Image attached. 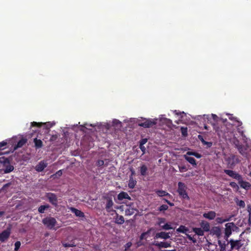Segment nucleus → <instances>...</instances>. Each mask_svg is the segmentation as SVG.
<instances>
[{
    "mask_svg": "<svg viewBox=\"0 0 251 251\" xmlns=\"http://www.w3.org/2000/svg\"><path fill=\"white\" fill-rule=\"evenodd\" d=\"M186 190L187 186L184 183L182 182H179L178 183L177 192H178L179 196L183 199L189 200L190 198L188 195Z\"/></svg>",
    "mask_w": 251,
    "mask_h": 251,
    "instance_id": "nucleus-1",
    "label": "nucleus"
},
{
    "mask_svg": "<svg viewBox=\"0 0 251 251\" xmlns=\"http://www.w3.org/2000/svg\"><path fill=\"white\" fill-rule=\"evenodd\" d=\"M42 223L49 229H52L57 224L56 219L52 217H47L42 219Z\"/></svg>",
    "mask_w": 251,
    "mask_h": 251,
    "instance_id": "nucleus-2",
    "label": "nucleus"
},
{
    "mask_svg": "<svg viewBox=\"0 0 251 251\" xmlns=\"http://www.w3.org/2000/svg\"><path fill=\"white\" fill-rule=\"evenodd\" d=\"M156 122L151 119H145L143 122H139L138 125L145 128H148L156 125Z\"/></svg>",
    "mask_w": 251,
    "mask_h": 251,
    "instance_id": "nucleus-3",
    "label": "nucleus"
},
{
    "mask_svg": "<svg viewBox=\"0 0 251 251\" xmlns=\"http://www.w3.org/2000/svg\"><path fill=\"white\" fill-rule=\"evenodd\" d=\"M218 244L220 247V251H231L229 250L230 248V241L227 240L222 242L221 240H218Z\"/></svg>",
    "mask_w": 251,
    "mask_h": 251,
    "instance_id": "nucleus-4",
    "label": "nucleus"
},
{
    "mask_svg": "<svg viewBox=\"0 0 251 251\" xmlns=\"http://www.w3.org/2000/svg\"><path fill=\"white\" fill-rule=\"evenodd\" d=\"M49 202L53 205L56 206L58 204V200L56 195L52 193H48L46 195Z\"/></svg>",
    "mask_w": 251,
    "mask_h": 251,
    "instance_id": "nucleus-5",
    "label": "nucleus"
},
{
    "mask_svg": "<svg viewBox=\"0 0 251 251\" xmlns=\"http://www.w3.org/2000/svg\"><path fill=\"white\" fill-rule=\"evenodd\" d=\"M11 229L10 228H7L6 229L2 231V232L0 233V241L1 242H5L9 237Z\"/></svg>",
    "mask_w": 251,
    "mask_h": 251,
    "instance_id": "nucleus-6",
    "label": "nucleus"
},
{
    "mask_svg": "<svg viewBox=\"0 0 251 251\" xmlns=\"http://www.w3.org/2000/svg\"><path fill=\"white\" fill-rule=\"evenodd\" d=\"M224 173L230 177L238 180L241 178V175L236 172L230 170H224Z\"/></svg>",
    "mask_w": 251,
    "mask_h": 251,
    "instance_id": "nucleus-7",
    "label": "nucleus"
},
{
    "mask_svg": "<svg viewBox=\"0 0 251 251\" xmlns=\"http://www.w3.org/2000/svg\"><path fill=\"white\" fill-rule=\"evenodd\" d=\"M240 240L234 241L233 240H230V248L229 250H232L233 249L239 250L242 246Z\"/></svg>",
    "mask_w": 251,
    "mask_h": 251,
    "instance_id": "nucleus-8",
    "label": "nucleus"
},
{
    "mask_svg": "<svg viewBox=\"0 0 251 251\" xmlns=\"http://www.w3.org/2000/svg\"><path fill=\"white\" fill-rule=\"evenodd\" d=\"M237 181L241 188L247 190L251 188V184L248 181H244L242 176H241L240 179H238Z\"/></svg>",
    "mask_w": 251,
    "mask_h": 251,
    "instance_id": "nucleus-9",
    "label": "nucleus"
},
{
    "mask_svg": "<svg viewBox=\"0 0 251 251\" xmlns=\"http://www.w3.org/2000/svg\"><path fill=\"white\" fill-rule=\"evenodd\" d=\"M170 238V233L169 232H165L164 231H162V232L156 233V234L155 235V236L154 237V238L155 239L161 238V239L166 240Z\"/></svg>",
    "mask_w": 251,
    "mask_h": 251,
    "instance_id": "nucleus-10",
    "label": "nucleus"
},
{
    "mask_svg": "<svg viewBox=\"0 0 251 251\" xmlns=\"http://www.w3.org/2000/svg\"><path fill=\"white\" fill-rule=\"evenodd\" d=\"M225 226V234L227 238L231 234L232 228L233 227H235V225L234 223L232 222L226 224Z\"/></svg>",
    "mask_w": 251,
    "mask_h": 251,
    "instance_id": "nucleus-11",
    "label": "nucleus"
},
{
    "mask_svg": "<svg viewBox=\"0 0 251 251\" xmlns=\"http://www.w3.org/2000/svg\"><path fill=\"white\" fill-rule=\"evenodd\" d=\"M248 148L249 146L248 145H246V146L242 145L238 149L240 153L246 158H249V153L247 151Z\"/></svg>",
    "mask_w": 251,
    "mask_h": 251,
    "instance_id": "nucleus-12",
    "label": "nucleus"
},
{
    "mask_svg": "<svg viewBox=\"0 0 251 251\" xmlns=\"http://www.w3.org/2000/svg\"><path fill=\"white\" fill-rule=\"evenodd\" d=\"M152 245H154L159 249L160 248H167L169 247H171V243H168L167 242H158V241H154L153 243H152Z\"/></svg>",
    "mask_w": 251,
    "mask_h": 251,
    "instance_id": "nucleus-13",
    "label": "nucleus"
},
{
    "mask_svg": "<svg viewBox=\"0 0 251 251\" xmlns=\"http://www.w3.org/2000/svg\"><path fill=\"white\" fill-rule=\"evenodd\" d=\"M227 161L228 164L230 168H232L233 166L240 162L239 159L235 155L232 156L231 158H228Z\"/></svg>",
    "mask_w": 251,
    "mask_h": 251,
    "instance_id": "nucleus-14",
    "label": "nucleus"
},
{
    "mask_svg": "<svg viewBox=\"0 0 251 251\" xmlns=\"http://www.w3.org/2000/svg\"><path fill=\"white\" fill-rule=\"evenodd\" d=\"M216 216V213L214 211H209L207 213H204L203 214V218L208 219L209 220H214Z\"/></svg>",
    "mask_w": 251,
    "mask_h": 251,
    "instance_id": "nucleus-15",
    "label": "nucleus"
},
{
    "mask_svg": "<svg viewBox=\"0 0 251 251\" xmlns=\"http://www.w3.org/2000/svg\"><path fill=\"white\" fill-rule=\"evenodd\" d=\"M117 199L119 201H122L124 199H127L128 200H131L130 197L128 195L126 192L122 191L120 192L117 196Z\"/></svg>",
    "mask_w": 251,
    "mask_h": 251,
    "instance_id": "nucleus-16",
    "label": "nucleus"
},
{
    "mask_svg": "<svg viewBox=\"0 0 251 251\" xmlns=\"http://www.w3.org/2000/svg\"><path fill=\"white\" fill-rule=\"evenodd\" d=\"M47 166V163H45L43 161L40 162L36 166L35 170L36 171L38 172H41L43 171L45 168Z\"/></svg>",
    "mask_w": 251,
    "mask_h": 251,
    "instance_id": "nucleus-17",
    "label": "nucleus"
},
{
    "mask_svg": "<svg viewBox=\"0 0 251 251\" xmlns=\"http://www.w3.org/2000/svg\"><path fill=\"white\" fill-rule=\"evenodd\" d=\"M114 205V203L111 199L109 198L107 200L106 205H105V209L108 212H110L112 210V207Z\"/></svg>",
    "mask_w": 251,
    "mask_h": 251,
    "instance_id": "nucleus-18",
    "label": "nucleus"
},
{
    "mask_svg": "<svg viewBox=\"0 0 251 251\" xmlns=\"http://www.w3.org/2000/svg\"><path fill=\"white\" fill-rule=\"evenodd\" d=\"M200 226L204 231L207 232L209 231L210 225L207 222L202 221L200 223Z\"/></svg>",
    "mask_w": 251,
    "mask_h": 251,
    "instance_id": "nucleus-19",
    "label": "nucleus"
},
{
    "mask_svg": "<svg viewBox=\"0 0 251 251\" xmlns=\"http://www.w3.org/2000/svg\"><path fill=\"white\" fill-rule=\"evenodd\" d=\"M115 222L118 225H122L125 222V219L123 216L119 215L118 213H116L115 217Z\"/></svg>",
    "mask_w": 251,
    "mask_h": 251,
    "instance_id": "nucleus-20",
    "label": "nucleus"
},
{
    "mask_svg": "<svg viewBox=\"0 0 251 251\" xmlns=\"http://www.w3.org/2000/svg\"><path fill=\"white\" fill-rule=\"evenodd\" d=\"M70 209L71 211H72V212L74 213L76 216L79 217H84V213L82 212V211H81L80 210H78V209H76L75 208L72 207H71Z\"/></svg>",
    "mask_w": 251,
    "mask_h": 251,
    "instance_id": "nucleus-21",
    "label": "nucleus"
},
{
    "mask_svg": "<svg viewBox=\"0 0 251 251\" xmlns=\"http://www.w3.org/2000/svg\"><path fill=\"white\" fill-rule=\"evenodd\" d=\"M27 139L26 138H22L20 140L17 144L15 146L14 149V150H17L18 148L22 147L27 142Z\"/></svg>",
    "mask_w": 251,
    "mask_h": 251,
    "instance_id": "nucleus-22",
    "label": "nucleus"
},
{
    "mask_svg": "<svg viewBox=\"0 0 251 251\" xmlns=\"http://www.w3.org/2000/svg\"><path fill=\"white\" fill-rule=\"evenodd\" d=\"M11 185L12 183L11 182L4 184L1 188V191L5 193L10 192L11 189L13 188V187L10 188Z\"/></svg>",
    "mask_w": 251,
    "mask_h": 251,
    "instance_id": "nucleus-23",
    "label": "nucleus"
},
{
    "mask_svg": "<svg viewBox=\"0 0 251 251\" xmlns=\"http://www.w3.org/2000/svg\"><path fill=\"white\" fill-rule=\"evenodd\" d=\"M184 158L189 163H190L191 165H192L193 166L195 167L197 166L196 160L194 158L187 156V155H184Z\"/></svg>",
    "mask_w": 251,
    "mask_h": 251,
    "instance_id": "nucleus-24",
    "label": "nucleus"
},
{
    "mask_svg": "<svg viewBox=\"0 0 251 251\" xmlns=\"http://www.w3.org/2000/svg\"><path fill=\"white\" fill-rule=\"evenodd\" d=\"M221 129H220V128L219 127H217V129H216V131L218 133V134L219 135V136H226L225 135V133H226V131H225V129L226 128V127L225 125H223L222 126H221Z\"/></svg>",
    "mask_w": 251,
    "mask_h": 251,
    "instance_id": "nucleus-25",
    "label": "nucleus"
},
{
    "mask_svg": "<svg viewBox=\"0 0 251 251\" xmlns=\"http://www.w3.org/2000/svg\"><path fill=\"white\" fill-rule=\"evenodd\" d=\"M137 181L134 179L132 176L129 177V182L128 183V186L130 189H133L136 185Z\"/></svg>",
    "mask_w": 251,
    "mask_h": 251,
    "instance_id": "nucleus-26",
    "label": "nucleus"
},
{
    "mask_svg": "<svg viewBox=\"0 0 251 251\" xmlns=\"http://www.w3.org/2000/svg\"><path fill=\"white\" fill-rule=\"evenodd\" d=\"M3 166L5 167L4 169L5 173H9L14 170V167L10 164V162L8 164H5Z\"/></svg>",
    "mask_w": 251,
    "mask_h": 251,
    "instance_id": "nucleus-27",
    "label": "nucleus"
},
{
    "mask_svg": "<svg viewBox=\"0 0 251 251\" xmlns=\"http://www.w3.org/2000/svg\"><path fill=\"white\" fill-rule=\"evenodd\" d=\"M3 153L0 152V163L2 164L3 165L5 164H8L9 163V160L8 158H6L3 156H2Z\"/></svg>",
    "mask_w": 251,
    "mask_h": 251,
    "instance_id": "nucleus-28",
    "label": "nucleus"
},
{
    "mask_svg": "<svg viewBox=\"0 0 251 251\" xmlns=\"http://www.w3.org/2000/svg\"><path fill=\"white\" fill-rule=\"evenodd\" d=\"M189 231V229L184 226L181 225L176 229V231L179 233H186Z\"/></svg>",
    "mask_w": 251,
    "mask_h": 251,
    "instance_id": "nucleus-29",
    "label": "nucleus"
},
{
    "mask_svg": "<svg viewBox=\"0 0 251 251\" xmlns=\"http://www.w3.org/2000/svg\"><path fill=\"white\" fill-rule=\"evenodd\" d=\"M155 192L156 194L158 195V196L160 197H162L164 196H171L169 193L163 190H156Z\"/></svg>",
    "mask_w": 251,
    "mask_h": 251,
    "instance_id": "nucleus-30",
    "label": "nucleus"
},
{
    "mask_svg": "<svg viewBox=\"0 0 251 251\" xmlns=\"http://www.w3.org/2000/svg\"><path fill=\"white\" fill-rule=\"evenodd\" d=\"M147 170H148L147 167L145 164L142 165L140 168V172L141 175L142 176H146Z\"/></svg>",
    "mask_w": 251,
    "mask_h": 251,
    "instance_id": "nucleus-31",
    "label": "nucleus"
},
{
    "mask_svg": "<svg viewBox=\"0 0 251 251\" xmlns=\"http://www.w3.org/2000/svg\"><path fill=\"white\" fill-rule=\"evenodd\" d=\"M35 147L37 149L41 148L43 146V142L40 139L35 138L34 139Z\"/></svg>",
    "mask_w": 251,
    "mask_h": 251,
    "instance_id": "nucleus-32",
    "label": "nucleus"
},
{
    "mask_svg": "<svg viewBox=\"0 0 251 251\" xmlns=\"http://www.w3.org/2000/svg\"><path fill=\"white\" fill-rule=\"evenodd\" d=\"M193 231L199 236H203L204 235V231L201 228L195 227L193 229Z\"/></svg>",
    "mask_w": 251,
    "mask_h": 251,
    "instance_id": "nucleus-33",
    "label": "nucleus"
},
{
    "mask_svg": "<svg viewBox=\"0 0 251 251\" xmlns=\"http://www.w3.org/2000/svg\"><path fill=\"white\" fill-rule=\"evenodd\" d=\"M42 125H45L46 126V127L49 129V127L47 126L46 123H37L36 122H33L31 123V126L32 127H41Z\"/></svg>",
    "mask_w": 251,
    "mask_h": 251,
    "instance_id": "nucleus-34",
    "label": "nucleus"
},
{
    "mask_svg": "<svg viewBox=\"0 0 251 251\" xmlns=\"http://www.w3.org/2000/svg\"><path fill=\"white\" fill-rule=\"evenodd\" d=\"M50 207L49 205H42L39 207L38 212L40 213H44L45 211Z\"/></svg>",
    "mask_w": 251,
    "mask_h": 251,
    "instance_id": "nucleus-35",
    "label": "nucleus"
},
{
    "mask_svg": "<svg viewBox=\"0 0 251 251\" xmlns=\"http://www.w3.org/2000/svg\"><path fill=\"white\" fill-rule=\"evenodd\" d=\"M229 119L232 121H235V122L237 123V127H240L242 126V123L240 121H238L237 120V118H236V117H233L232 115H230L229 117Z\"/></svg>",
    "mask_w": 251,
    "mask_h": 251,
    "instance_id": "nucleus-36",
    "label": "nucleus"
},
{
    "mask_svg": "<svg viewBox=\"0 0 251 251\" xmlns=\"http://www.w3.org/2000/svg\"><path fill=\"white\" fill-rule=\"evenodd\" d=\"M247 211L249 213L248 224L249 226H251V205H248Z\"/></svg>",
    "mask_w": 251,
    "mask_h": 251,
    "instance_id": "nucleus-37",
    "label": "nucleus"
},
{
    "mask_svg": "<svg viewBox=\"0 0 251 251\" xmlns=\"http://www.w3.org/2000/svg\"><path fill=\"white\" fill-rule=\"evenodd\" d=\"M161 229H164V230H170L173 229V227L171 226V225L168 223L165 224L164 225L162 226H161Z\"/></svg>",
    "mask_w": 251,
    "mask_h": 251,
    "instance_id": "nucleus-38",
    "label": "nucleus"
},
{
    "mask_svg": "<svg viewBox=\"0 0 251 251\" xmlns=\"http://www.w3.org/2000/svg\"><path fill=\"white\" fill-rule=\"evenodd\" d=\"M229 219H224L221 217H218L216 219V222L219 224H223V223L229 221Z\"/></svg>",
    "mask_w": 251,
    "mask_h": 251,
    "instance_id": "nucleus-39",
    "label": "nucleus"
},
{
    "mask_svg": "<svg viewBox=\"0 0 251 251\" xmlns=\"http://www.w3.org/2000/svg\"><path fill=\"white\" fill-rule=\"evenodd\" d=\"M181 134L183 136H186L187 135V127H181Z\"/></svg>",
    "mask_w": 251,
    "mask_h": 251,
    "instance_id": "nucleus-40",
    "label": "nucleus"
},
{
    "mask_svg": "<svg viewBox=\"0 0 251 251\" xmlns=\"http://www.w3.org/2000/svg\"><path fill=\"white\" fill-rule=\"evenodd\" d=\"M168 209V206L166 204H162L159 208L158 210L160 211H164Z\"/></svg>",
    "mask_w": 251,
    "mask_h": 251,
    "instance_id": "nucleus-41",
    "label": "nucleus"
},
{
    "mask_svg": "<svg viewBox=\"0 0 251 251\" xmlns=\"http://www.w3.org/2000/svg\"><path fill=\"white\" fill-rule=\"evenodd\" d=\"M237 204L240 207L244 208L245 207V203L244 201L240 200L236 201Z\"/></svg>",
    "mask_w": 251,
    "mask_h": 251,
    "instance_id": "nucleus-42",
    "label": "nucleus"
},
{
    "mask_svg": "<svg viewBox=\"0 0 251 251\" xmlns=\"http://www.w3.org/2000/svg\"><path fill=\"white\" fill-rule=\"evenodd\" d=\"M158 221L157 224L160 226V227L162 226L161 225L166 221V219L164 218H158Z\"/></svg>",
    "mask_w": 251,
    "mask_h": 251,
    "instance_id": "nucleus-43",
    "label": "nucleus"
},
{
    "mask_svg": "<svg viewBox=\"0 0 251 251\" xmlns=\"http://www.w3.org/2000/svg\"><path fill=\"white\" fill-rule=\"evenodd\" d=\"M202 143L203 145L206 146V148H210L212 146V142H207L206 141H202Z\"/></svg>",
    "mask_w": 251,
    "mask_h": 251,
    "instance_id": "nucleus-44",
    "label": "nucleus"
},
{
    "mask_svg": "<svg viewBox=\"0 0 251 251\" xmlns=\"http://www.w3.org/2000/svg\"><path fill=\"white\" fill-rule=\"evenodd\" d=\"M234 144L235 145L236 148L237 149H238L240 147H241L243 145L240 143V141L236 139L234 141Z\"/></svg>",
    "mask_w": 251,
    "mask_h": 251,
    "instance_id": "nucleus-45",
    "label": "nucleus"
},
{
    "mask_svg": "<svg viewBox=\"0 0 251 251\" xmlns=\"http://www.w3.org/2000/svg\"><path fill=\"white\" fill-rule=\"evenodd\" d=\"M21 242L20 241H17L15 243V248L14 251H18L20 248L21 246Z\"/></svg>",
    "mask_w": 251,
    "mask_h": 251,
    "instance_id": "nucleus-46",
    "label": "nucleus"
},
{
    "mask_svg": "<svg viewBox=\"0 0 251 251\" xmlns=\"http://www.w3.org/2000/svg\"><path fill=\"white\" fill-rule=\"evenodd\" d=\"M178 168H179V170L180 172H181V173L185 172V171H187V170H188L187 168H186V167L184 165L179 166Z\"/></svg>",
    "mask_w": 251,
    "mask_h": 251,
    "instance_id": "nucleus-47",
    "label": "nucleus"
},
{
    "mask_svg": "<svg viewBox=\"0 0 251 251\" xmlns=\"http://www.w3.org/2000/svg\"><path fill=\"white\" fill-rule=\"evenodd\" d=\"M229 185L233 188H235L237 190L239 189L238 185L235 182H231L229 183Z\"/></svg>",
    "mask_w": 251,
    "mask_h": 251,
    "instance_id": "nucleus-48",
    "label": "nucleus"
},
{
    "mask_svg": "<svg viewBox=\"0 0 251 251\" xmlns=\"http://www.w3.org/2000/svg\"><path fill=\"white\" fill-rule=\"evenodd\" d=\"M125 213L126 215H131L133 214V209H126L125 211Z\"/></svg>",
    "mask_w": 251,
    "mask_h": 251,
    "instance_id": "nucleus-49",
    "label": "nucleus"
},
{
    "mask_svg": "<svg viewBox=\"0 0 251 251\" xmlns=\"http://www.w3.org/2000/svg\"><path fill=\"white\" fill-rule=\"evenodd\" d=\"M131 245H132V244L131 242H129L127 243L125 245V251H127L129 249V248L131 246Z\"/></svg>",
    "mask_w": 251,
    "mask_h": 251,
    "instance_id": "nucleus-50",
    "label": "nucleus"
},
{
    "mask_svg": "<svg viewBox=\"0 0 251 251\" xmlns=\"http://www.w3.org/2000/svg\"><path fill=\"white\" fill-rule=\"evenodd\" d=\"M96 164L98 166L101 167L104 165V161L102 160H99L97 162Z\"/></svg>",
    "mask_w": 251,
    "mask_h": 251,
    "instance_id": "nucleus-51",
    "label": "nucleus"
},
{
    "mask_svg": "<svg viewBox=\"0 0 251 251\" xmlns=\"http://www.w3.org/2000/svg\"><path fill=\"white\" fill-rule=\"evenodd\" d=\"M63 245L64 247H73L75 246V245L74 244H71L69 243H66L63 244Z\"/></svg>",
    "mask_w": 251,
    "mask_h": 251,
    "instance_id": "nucleus-52",
    "label": "nucleus"
},
{
    "mask_svg": "<svg viewBox=\"0 0 251 251\" xmlns=\"http://www.w3.org/2000/svg\"><path fill=\"white\" fill-rule=\"evenodd\" d=\"M139 148L142 151V154H144L146 152V148L144 147L143 145L139 144Z\"/></svg>",
    "mask_w": 251,
    "mask_h": 251,
    "instance_id": "nucleus-53",
    "label": "nucleus"
},
{
    "mask_svg": "<svg viewBox=\"0 0 251 251\" xmlns=\"http://www.w3.org/2000/svg\"><path fill=\"white\" fill-rule=\"evenodd\" d=\"M113 125L116 126H121V123L118 120L115 119L113 121Z\"/></svg>",
    "mask_w": 251,
    "mask_h": 251,
    "instance_id": "nucleus-54",
    "label": "nucleus"
},
{
    "mask_svg": "<svg viewBox=\"0 0 251 251\" xmlns=\"http://www.w3.org/2000/svg\"><path fill=\"white\" fill-rule=\"evenodd\" d=\"M147 141H148V139L147 138L142 139L140 141L139 144L144 145L147 142Z\"/></svg>",
    "mask_w": 251,
    "mask_h": 251,
    "instance_id": "nucleus-55",
    "label": "nucleus"
},
{
    "mask_svg": "<svg viewBox=\"0 0 251 251\" xmlns=\"http://www.w3.org/2000/svg\"><path fill=\"white\" fill-rule=\"evenodd\" d=\"M57 138L58 136L57 135H53L50 137V141H54L57 139Z\"/></svg>",
    "mask_w": 251,
    "mask_h": 251,
    "instance_id": "nucleus-56",
    "label": "nucleus"
},
{
    "mask_svg": "<svg viewBox=\"0 0 251 251\" xmlns=\"http://www.w3.org/2000/svg\"><path fill=\"white\" fill-rule=\"evenodd\" d=\"M237 130L238 131V132L240 134V135L243 137H245V135L244 133V131L241 130L240 129V128L238 127V129H237Z\"/></svg>",
    "mask_w": 251,
    "mask_h": 251,
    "instance_id": "nucleus-57",
    "label": "nucleus"
},
{
    "mask_svg": "<svg viewBox=\"0 0 251 251\" xmlns=\"http://www.w3.org/2000/svg\"><path fill=\"white\" fill-rule=\"evenodd\" d=\"M195 153V152H194V151H187L186 152V153L184 155H187V156L192 155V156H194Z\"/></svg>",
    "mask_w": 251,
    "mask_h": 251,
    "instance_id": "nucleus-58",
    "label": "nucleus"
},
{
    "mask_svg": "<svg viewBox=\"0 0 251 251\" xmlns=\"http://www.w3.org/2000/svg\"><path fill=\"white\" fill-rule=\"evenodd\" d=\"M211 117H212L213 120L215 121V122H216L217 121V120L218 119V117L217 115H216L215 114H212L211 115Z\"/></svg>",
    "mask_w": 251,
    "mask_h": 251,
    "instance_id": "nucleus-59",
    "label": "nucleus"
},
{
    "mask_svg": "<svg viewBox=\"0 0 251 251\" xmlns=\"http://www.w3.org/2000/svg\"><path fill=\"white\" fill-rule=\"evenodd\" d=\"M194 156L197 158H200L201 157V155L197 152H195Z\"/></svg>",
    "mask_w": 251,
    "mask_h": 251,
    "instance_id": "nucleus-60",
    "label": "nucleus"
},
{
    "mask_svg": "<svg viewBox=\"0 0 251 251\" xmlns=\"http://www.w3.org/2000/svg\"><path fill=\"white\" fill-rule=\"evenodd\" d=\"M145 233H146L143 232V233H142L141 234V235H140V239L141 240H143L144 238H145V236H146V235L145 234Z\"/></svg>",
    "mask_w": 251,
    "mask_h": 251,
    "instance_id": "nucleus-61",
    "label": "nucleus"
},
{
    "mask_svg": "<svg viewBox=\"0 0 251 251\" xmlns=\"http://www.w3.org/2000/svg\"><path fill=\"white\" fill-rule=\"evenodd\" d=\"M187 237L189 239V240H190L191 241H193V242H196V240H193V238L191 236V235H190L189 234H187Z\"/></svg>",
    "mask_w": 251,
    "mask_h": 251,
    "instance_id": "nucleus-62",
    "label": "nucleus"
},
{
    "mask_svg": "<svg viewBox=\"0 0 251 251\" xmlns=\"http://www.w3.org/2000/svg\"><path fill=\"white\" fill-rule=\"evenodd\" d=\"M152 229V228H151L149 229H148L146 232H144V233H146L145 234L147 235H148V234L150 233V232L151 231Z\"/></svg>",
    "mask_w": 251,
    "mask_h": 251,
    "instance_id": "nucleus-63",
    "label": "nucleus"
},
{
    "mask_svg": "<svg viewBox=\"0 0 251 251\" xmlns=\"http://www.w3.org/2000/svg\"><path fill=\"white\" fill-rule=\"evenodd\" d=\"M167 203L171 206H173L174 205V203L173 202H171L170 201H167Z\"/></svg>",
    "mask_w": 251,
    "mask_h": 251,
    "instance_id": "nucleus-64",
    "label": "nucleus"
}]
</instances>
